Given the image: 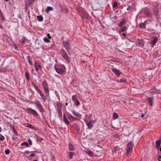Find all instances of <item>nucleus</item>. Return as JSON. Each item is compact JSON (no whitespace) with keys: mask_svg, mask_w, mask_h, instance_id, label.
Segmentation results:
<instances>
[{"mask_svg":"<svg viewBox=\"0 0 161 161\" xmlns=\"http://www.w3.org/2000/svg\"><path fill=\"white\" fill-rule=\"evenodd\" d=\"M42 85L43 88L45 95L47 97H49V92L48 84L45 80H44L42 82Z\"/></svg>","mask_w":161,"mask_h":161,"instance_id":"1","label":"nucleus"},{"mask_svg":"<svg viewBox=\"0 0 161 161\" xmlns=\"http://www.w3.org/2000/svg\"><path fill=\"white\" fill-rule=\"evenodd\" d=\"M25 111L28 114H32L33 115L35 116L37 119L39 118L40 117V116L37 111L30 108L26 109L25 110Z\"/></svg>","mask_w":161,"mask_h":161,"instance_id":"2","label":"nucleus"},{"mask_svg":"<svg viewBox=\"0 0 161 161\" xmlns=\"http://www.w3.org/2000/svg\"><path fill=\"white\" fill-rule=\"evenodd\" d=\"M133 146V142L131 141H130L128 143L126 150L128 156H130L131 155Z\"/></svg>","mask_w":161,"mask_h":161,"instance_id":"3","label":"nucleus"},{"mask_svg":"<svg viewBox=\"0 0 161 161\" xmlns=\"http://www.w3.org/2000/svg\"><path fill=\"white\" fill-rule=\"evenodd\" d=\"M34 104L37 107L38 109L40 112L43 113L45 111V110L42 107L41 102L37 100L35 101L34 103Z\"/></svg>","mask_w":161,"mask_h":161,"instance_id":"4","label":"nucleus"},{"mask_svg":"<svg viewBox=\"0 0 161 161\" xmlns=\"http://www.w3.org/2000/svg\"><path fill=\"white\" fill-rule=\"evenodd\" d=\"M60 53L62 57L64 58L68 63H69L70 60L68 56V54L65 52V51L63 49L60 50Z\"/></svg>","mask_w":161,"mask_h":161,"instance_id":"5","label":"nucleus"},{"mask_svg":"<svg viewBox=\"0 0 161 161\" xmlns=\"http://www.w3.org/2000/svg\"><path fill=\"white\" fill-rule=\"evenodd\" d=\"M143 13L149 18H153V15L151 12L150 10L146 8H144L143 10Z\"/></svg>","mask_w":161,"mask_h":161,"instance_id":"6","label":"nucleus"},{"mask_svg":"<svg viewBox=\"0 0 161 161\" xmlns=\"http://www.w3.org/2000/svg\"><path fill=\"white\" fill-rule=\"evenodd\" d=\"M79 13L81 18L83 19H87L88 17V14L84 9H81L79 12Z\"/></svg>","mask_w":161,"mask_h":161,"instance_id":"7","label":"nucleus"},{"mask_svg":"<svg viewBox=\"0 0 161 161\" xmlns=\"http://www.w3.org/2000/svg\"><path fill=\"white\" fill-rule=\"evenodd\" d=\"M63 46L65 48L67 52L69 53L70 52L71 45L70 44L64 41L63 42Z\"/></svg>","mask_w":161,"mask_h":161,"instance_id":"8","label":"nucleus"},{"mask_svg":"<svg viewBox=\"0 0 161 161\" xmlns=\"http://www.w3.org/2000/svg\"><path fill=\"white\" fill-rule=\"evenodd\" d=\"M72 99L74 103V105L76 106H78L80 104V103L78 100L76 95H73L72 96Z\"/></svg>","mask_w":161,"mask_h":161,"instance_id":"9","label":"nucleus"},{"mask_svg":"<svg viewBox=\"0 0 161 161\" xmlns=\"http://www.w3.org/2000/svg\"><path fill=\"white\" fill-rule=\"evenodd\" d=\"M127 47L129 49H132L134 46V42L128 40L126 42Z\"/></svg>","mask_w":161,"mask_h":161,"instance_id":"10","label":"nucleus"},{"mask_svg":"<svg viewBox=\"0 0 161 161\" xmlns=\"http://www.w3.org/2000/svg\"><path fill=\"white\" fill-rule=\"evenodd\" d=\"M54 68L57 72L60 75H62L64 73V71L62 69L60 68L59 66H55Z\"/></svg>","mask_w":161,"mask_h":161,"instance_id":"11","label":"nucleus"},{"mask_svg":"<svg viewBox=\"0 0 161 161\" xmlns=\"http://www.w3.org/2000/svg\"><path fill=\"white\" fill-rule=\"evenodd\" d=\"M112 70L118 77H119L120 74H121V73L120 70L115 68H112Z\"/></svg>","mask_w":161,"mask_h":161,"instance_id":"12","label":"nucleus"},{"mask_svg":"<svg viewBox=\"0 0 161 161\" xmlns=\"http://www.w3.org/2000/svg\"><path fill=\"white\" fill-rule=\"evenodd\" d=\"M38 93L41 97L43 102H45L47 99L46 95L45 96L44 93L41 90L39 91Z\"/></svg>","mask_w":161,"mask_h":161,"instance_id":"13","label":"nucleus"},{"mask_svg":"<svg viewBox=\"0 0 161 161\" xmlns=\"http://www.w3.org/2000/svg\"><path fill=\"white\" fill-rule=\"evenodd\" d=\"M136 45L137 46L140 47H144V44L143 41L141 40H138L136 42Z\"/></svg>","mask_w":161,"mask_h":161,"instance_id":"14","label":"nucleus"},{"mask_svg":"<svg viewBox=\"0 0 161 161\" xmlns=\"http://www.w3.org/2000/svg\"><path fill=\"white\" fill-rule=\"evenodd\" d=\"M161 143V138H160L159 140L156 142V148L157 149H158L160 146Z\"/></svg>","mask_w":161,"mask_h":161,"instance_id":"15","label":"nucleus"},{"mask_svg":"<svg viewBox=\"0 0 161 161\" xmlns=\"http://www.w3.org/2000/svg\"><path fill=\"white\" fill-rule=\"evenodd\" d=\"M35 69L36 71H38L41 68V65L37 62L35 63Z\"/></svg>","mask_w":161,"mask_h":161,"instance_id":"16","label":"nucleus"},{"mask_svg":"<svg viewBox=\"0 0 161 161\" xmlns=\"http://www.w3.org/2000/svg\"><path fill=\"white\" fill-rule=\"evenodd\" d=\"M154 100L153 97H149L147 99V101L150 106H153Z\"/></svg>","mask_w":161,"mask_h":161,"instance_id":"17","label":"nucleus"},{"mask_svg":"<svg viewBox=\"0 0 161 161\" xmlns=\"http://www.w3.org/2000/svg\"><path fill=\"white\" fill-rule=\"evenodd\" d=\"M94 123V122L92 121H90V122L87 124L88 128L89 129H91L93 127Z\"/></svg>","mask_w":161,"mask_h":161,"instance_id":"18","label":"nucleus"},{"mask_svg":"<svg viewBox=\"0 0 161 161\" xmlns=\"http://www.w3.org/2000/svg\"><path fill=\"white\" fill-rule=\"evenodd\" d=\"M31 84L32 86H33L36 90L38 92L39 91H40L41 90L38 88L37 86L32 81L31 83Z\"/></svg>","mask_w":161,"mask_h":161,"instance_id":"19","label":"nucleus"},{"mask_svg":"<svg viewBox=\"0 0 161 161\" xmlns=\"http://www.w3.org/2000/svg\"><path fill=\"white\" fill-rule=\"evenodd\" d=\"M127 27L125 26L121 27L120 29L119 30V33L125 31L127 30Z\"/></svg>","mask_w":161,"mask_h":161,"instance_id":"20","label":"nucleus"},{"mask_svg":"<svg viewBox=\"0 0 161 161\" xmlns=\"http://www.w3.org/2000/svg\"><path fill=\"white\" fill-rule=\"evenodd\" d=\"M126 22V19H123L119 24V27H121L123 25H124Z\"/></svg>","mask_w":161,"mask_h":161,"instance_id":"21","label":"nucleus"},{"mask_svg":"<svg viewBox=\"0 0 161 161\" xmlns=\"http://www.w3.org/2000/svg\"><path fill=\"white\" fill-rule=\"evenodd\" d=\"M63 119L65 124L67 125H69V122L68 120L67 117L64 114H63Z\"/></svg>","mask_w":161,"mask_h":161,"instance_id":"22","label":"nucleus"},{"mask_svg":"<svg viewBox=\"0 0 161 161\" xmlns=\"http://www.w3.org/2000/svg\"><path fill=\"white\" fill-rule=\"evenodd\" d=\"M24 125L27 127H28L31 129L34 130L35 129V127L34 126L32 125L31 124H29L28 123H25Z\"/></svg>","mask_w":161,"mask_h":161,"instance_id":"23","label":"nucleus"},{"mask_svg":"<svg viewBox=\"0 0 161 161\" xmlns=\"http://www.w3.org/2000/svg\"><path fill=\"white\" fill-rule=\"evenodd\" d=\"M86 153L90 157H93L94 156V153L91 151L87 150L86 151Z\"/></svg>","mask_w":161,"mask_h":161,"instance_id":"24","label":"nucleus"},{"mask_svg":"<svg viewBox=\"0 0 161 161\" xmlns=\"http://www.w3.org/2000/svg\"><path fill=\"white\" fill-rule=\"evenodd\" d=\"M158 40V38L157 37H155L151 42V44L154 46Z\"/></svg>","mask_w":161,"mask_h":161,"instance_id":"25","label":"nucleus"},{"mask_svg":"<svg viewBox=\"0 0 161 161\" xmlns=\"http://www.w3.org/2000/svg\"><path fill=\"white\" fill-rule=\"evenodd\" d=\"M25 38L24 36H22L19 39V42L22 43H23L25 42Z\"/></svg>","mask_w":161,"mask_h":161,"instance_id":"26","label":"nucleus"},{"mask_svg":"<svg viewBox=\"0 0 161 161\" xmlns=\"http://www.w3.org/2000/svg\"><path fill=\"white\" fill-rule=\"evenodd\" d=\"M57 106V110H59L62 109V104L58 102L56 103Z\"/></svg>","mask_w":161,"mask_h":161,"instance_id":"27","label":"nucleus"},{"mask_svg":"<svg viewBox=\"0 0 161 161\" xmlns=\"http://www.w3.org/2000/svg\"><path fill=\"white\" fill-rule=\"evenodd\" d=\"M53 10V8L50 6H47L45 9V11L47 13L49 12L50 10L52 11Z\"/></svg>","mask_w":161,"mask_h":161,"instance_id":"28","label":"nucleus"},{"mask_svg":"<svg viewBox=\"0 0 161 161\" xmlns=\"http://www.w3.org/2000/svg\"><path fill=\"white\" fill-rule=\"evenodd\" d=\"M69 150H70L71 151H73L75 149L74 146L73 145H72L71 143H69Z\"/></svg>","mask_w":161,"mask_h":161,"instance_id":"29","label":"nucleus"},{"mask_svg":"<svg viewBox=\"0 0 161 161\" xmlns=\"http://www.w3.org/2000/svg\"><path fill=\"white\" fill-rule=\"evenodd\" d=\"M37 19L39 21H42L43 20V17L41 15H38L37 16Z\"/></svg>","mask_w":161,"mask_h":161,"instance_id":"30","label":"nucleus"},{"mask_svg":"<svg viewBox=\"0 0 161 161\" xmlns=\"http://www.w3.org/2000/svg\"><path fill=\"white\" fill-rule=\"evenodd\" d=\"M25 75L26 80H28L30 79V76L28 73L26 71L25 72Z\"/></svg>","mask_w":161,"mask_h":161,"instance_id":"31","label":"nucleus"},{"mask_svg":"<svg viewBox=\"0 0 161 161\" xmlns=\"http://www.w3.org/2000/svg\"><path fill=\"white\" fill-rule=\"evenodd\" d=\"M139 26L140 28L142 29H144L146 27V25L144 23H142L140 24Z\"/></svg>","mask_w":161,"mask_h":161,"instance_id":"32","label":"nucleus"},{"mask_svg":"<svg viewBox=\"0 0 161 161\" xmlns=\"http://www.w3.org/2000/svg\"><path fill=\"white\" fill-rule=\"evenodd\" d=\"M72 113H73V114L75 116H77V117H78V116H80V114L79 113H77V112H76L75 110H73L72 111Z\"/></svg>","mask_w":161,"mask_h":161,"instance_id":"33","label":"nucleus"},{"mask_svg":"<svg viewBox=\"0 0 161 161\" xmlns=\"http://www.w3.org/2000/svg\"><path fill=\"white\" fill-rule=\"evenodd\" d=\"M119 115L116 113H114L113 115V118L114 119H116L118 118Z\"/></svg>","mask_w":161,"mask_h":161,"instance_id":"34","label":"nucleus"},{"mask_svg":"<svg viewBox=\"0 0 161 161\" xmlns=\"http://www.w3.org/2000/svg\"><path fill=\"white\" fill-rule=\"evenodd\" d=\"M74 155V153L73 152H69V156L70 159H72V157Z\"/></svg>","mask_w":161,"mask_h":161,"instance_id":"35","label":"nucleus"},{"mask_svg":"<svg viewBox=\"0 0 161 161\" xmlns=\"http://www.w3.org/2000/svg\"><path fill=\"white\" fill-rule=\"evenodd\" d=\"M154 14L156 16V18L158 19L160 18L159 14L158 11L157 12H156Z\"/></svg>","mask_w":161,"mask_h":161,"instance_id":"36","label":"nucleus"},{"mask_svg":"<svg viewBox=\"0 0 161 161\" xmlns=\"http://www.w3.org/2000/svg\"><path fill=\"white\" fill-rule=\"evenodd\" d=\"M12 129L13 130V133H14L15 135L17 136L18 135V133L17 131L15 130L14 126H13L12 127Z\"/></svg>","mask_w":161,"mask_h":161,"instance_id":"37","label":"nucleus"},{"mask_svg":"<svg viewBox=\"0 0 161 161\" xmlns=\"http://www.w3.org/2000/svg\"><path fill=\"white\" fill-rule=\"evenodd\" d=\"M152 93H158V90L155 89V88H153L152 89Z\"/></svg>","mask_w":161,"mask_h":161,"instance_id":"38","label":"nucleus"},{"mask_svg":"<svg viewBox=\"0 0 161 161\" xmlns=\"http://www.w3.org/2000/svg\"><path fill=\"white\" fill-rule=\"evenodd\" d=\"M12 49L14 51H15L18 50V47L16 45H14L12 46Z\"/></svg>","mask_w":161,"mask_h":161,"instance_id":"39","label":"nucleus"},{"mask_svg":"<svg viewBox=\"0 0 161 161\" xmlns=\"http://www.w3.org/2000/svg\"><path fill=\"white\" fill-rule=\"evenodd\" d=\"M24 145H25L26 146H29V144L26 142H22L21 144L20 145L21 146H24Z\"/></svg>","mask_w":161,"mask_h":161,"instance_id":"40","label":"nucleus"},{"mask_svg":"<svg viewBox=\"0 0 161 161\" xmlns=\"http://www.w3.org/2000/svg\"><path fill=\"white\" fill-rule=\"evenodd\" d=\"M58 114L60 116H62V109L57 110Z\"/></svg>","mask_w":161,"mask_h":161,"instance_id":"41","label":"nucleus"},{"mask_svg":"<svg viewBox=\"0 0 161 161\" xmlns=\"http://www.w3.org/2000/svg\"><path fill=\"white\" fill-rule=\"evenodd\" d=\"M118 3L116 1H115L114 2L113 4V8H116L117 5Z\"/></svg>","mask_w":161,"mask_h":161,"instance_id":"42","label":"nucleus"},{"mask_svg":"<svg viewBox=\"0 0 161 161\" xmlns=\"http://www.w3.org/2000/svg\"><path fill=\"white\" fill-rule=\"evenodd\" d=\"M44 41L45 42L48 43L50 42L49 40L46 37H45L44 38Z\"/></svg>","mask_w":161,"mask_h":161,"instance_id":"43","label":"nucleus"},{"mask_svg":"<svg viewBox=\"0 0 161 161\" xmlns=\"http://www.w3.org/2000/svg\"><path fill=\"white\" fill-rule=\"evenodd\" d=\"M73 117H73L72 116L70 115H69L68 117L69 119L70 120H71V121L73 120Z\"/></svg>","mask_w":161,"mask_h":161,"instance_id":"44","label":"nucleus"},{"mask_svg":"<svg viewBox=\"0 0 161 161\" xmlns=\"http://www.w3.org/2000/svg\"><path fill=\"white\" fill-rule=\"evenodd\" d=\"M0 141H3L4 139H5V138L4 137V136H3L1 134H0Z\"/></svg>","mask_w":161,"mask_h":161,"instance_id":"45","label":"nucleus"},{"mask_svg":"<svg viewBox=\"0 0 161 161\" xmlns=\"http://www.w3.org/2000/svg\"><path fill=\"white\" fill-rule=\"evenodd\" d=\"M120 82L121 83L123 82V83H125L127 82V81L126 80H125V79H120Z\"/></svg>","mask_w":161,"mask_h":161,"instance_id":"46","label":"nucleus"},{"mask_svg":"<svg viewBox=\"0 0 161 161\" xmlns=\"http://www.w3.org/2000/svg\"><path fill=\"white\" fill-rule=\"evenodd\" d=\"M111 61H112L117 62V63H119V61L117 59H112V60H111Z\"/></svg>","mask_w":161,"mask_h":161,"instance_id":"47","label":"nucleus"},{"mask_svg":"<svg viewBox=\"0 0 161 161\" xmlns=\"http://www.w3.org/2000/svg\"><path fill=\"white\" fill-rule=\"evenodd\" d=\"M10 150L9 149H7L5 151V153L6 154H8L10 153Z\"/></svg>","mask_w":161,"mask_h":161,"instance_id":"48","label":"nucleus"},{"mask_svg":"<svg viewBox=\"0 0 161 161\" xmlns=\"http://www.w3.org/2000/svg\"><path fill=\"white\" fill-rule=\"evenodd\" d=\"M158 9L157 8H154L153 9V11L154 13L158 11Z\"/></svg>","mask_w":161,"mask_h":161,"instance_id":"49","label":"nucleus"},{"mask_svg":"<svg viewBox=\"0 0 161 161\" xmlns=\"http://www.w3.org/2000/svg\"><path fill=\"white\" fill-rule=\"evenodd\" d=\"M158 54L157 52H155L153 54V57H156L157 56H158Z\"/></svg>","mask_w":161,"mask_h":161,"instance_id":"50","label":"nucleus"},{"mask_svg":"<svg viewBox=\"0 0 161 161\" xmlns=\"http://www.w3.org/2000/svg\"><path fill=\"white\" fill-rule=\"evenodd\" d=\"M28 142L30 145H32V142L30 139H28Z\"/></svg>","mask_w":161,"mask_h":161,"instance_id":"51","label":"nucleus"},{"mask_svg":"<svg viewBox=\"0 0 161 161\" xmlns=\"http://www.w3.org/2000/svg\"><path fill=\"white\" fill-rule=\"evenodd\" d=\"M131 8H132V7L131 6H128V7L127 8V10L129 11L131 9Z\"/></svg>","mask_w":161,"mask_h":161,"instance_id":"52","label":"nucleus"},{"mask_svg":"<svg viewBox=\"0 0 161 161\" xmlns=\"http://www.w3.org/2000/svg\"><path fill=\"white\" fill-rule=\"evenodd\" d=\"M122 35L124 37H126V35L125 33H122Z\"/></svg>","mask_w":161,"mask_h":161,"instance_id":"53","label":"nucleus"},{"mask_svg":"<svg viewBox=\"0 0 161 161\" xmlns=\"http://www.w3.org/2000/svg\"><path fill=\"white\" fill-rule=\"evenodd\" d=\"M27 58L28 61L31 60V56H28L27 57Z\"/></svg>","mask_w":161,"mask_h":161,"instance_id":"54","label":"nucleus"},{"mask_svg":"<svg viewBox=\"0 0 161 161\" xmlns=\"http://www.w3.org/2000/svg\"><path fill=\"white\" fill-rule=\"evenodd\" d=\"M35 156V154L34 153H32L30 155V157H34Z\"/></svg>","mask_w":161,"mask_h":161,"instance_id":"55","label":"nucleus"},{"mask_svg":"<svg viewBox=\"0 0 161 161\" xmlns=\"http://www.w3.org/2000/svg\"><path fill=\"white\" fill-rule=\"evenodd\" d=\"M158 160L159 161H161V156H159L158 158Z\"/></svg>","mask_w":161,"mask_h":161,"instance_id":"56","label":"nucleus"},{"mask_svg":"<svg viewBox=\"0 0 161 161\" xmlns=\"http://www.w3.org/2000/svg\"><path fill=\"white\" fill-rule=\"evenodd\" d=\"M98 147H100V148H101V147H99L98 145H97L96 146H95V149H96Z\"/></svg>","mask_w":161,"mask_h":161,"instance_id":"57","label":"nucleus"},{"mask_svg":"<svg viewBox=\"0 0 161 161\" xmlns=\"http://www.w3.org/2000/svg\"><path fill=\"white\" fill-rule=\"evenodd\" d=\"M29 152L28 151H25L24 153L26 154H28L29 153Z\"/></svg>","mask_w":161,"mask_h":161,"instance_id":"58","label":"nucleus"},{"mask_svg":"<svg viewBox=\"0 0 161 161\" xmlns=\"http://www.w3.org/2000/svg\"><path fill=\"white\" fill-rule=\"evenodd\" d=\"M79 119L76 118H75V117H73V120H78Z\"/></svg>","mask_w":161,"mask_h":161,"instance_id":"59","label":"nucleus"},{"mask_svg":"<svg viewBox=\"0 0 161 161\" xmlns=\"http://www.w3.org/2000/svg\"><path fill=\"white\" fill-rule=\"evenodd\" d=\"M28 62L29 63V64H30V65H32V63H31V60H28Z\"/></svg>","mask_w":161,"mask_h":161,"instance_id":"60","label":"nucleus"},{"mask_svg":"<svg viewBox=\"0 0 161 161\" xmlns=\"http://www.w3.org/2000/svg\"><path fill=\"white\" fill-rule=\"evenodd\" d=\"M145 115L144 114H142V115H141V117H142V118H143V117H144L145 116Z\"/></svg>","mask_w":161,"mask_h":161,"instance_id":"61","label":"nucleus"},{"mask_svg":"<svg viewBox=\"0 0 161 161\" xmlns=\"http://www.w3.org/2000/svg\"><path fill=\"white\" fill-rule=\"evenodd\" d=\"M0 14L1 16L3 17V14H2L1 11H0Z\"/></svg>","mask_w":161,"mask_h":161,"instance_id":"62","label":"nucleus"},{"mask_svg":"<svg viewBox=\"0 0 161 161\" xmlns=\"http://www.w3.org/2000/svg\"><path fill=\"white\" fill-rule=\"evenodd\" d=\"M47 35L49 38H51V37L50 36V34H47Z\"/></svg>","mask_w":161,"mask_h":161,"instance_id":"63","label":"nucleus"},{"mask_svg":"<svg viewBox=\"0 0 161 161\" xmlns=\"http://www.w3.org/2000/svg\"><path fill=\"white\" fill-rule=\"evenodd\" d=\"M2 17L1 19H2V20H4V17H3H3Z\"/></svg>","mask_w":161,"mask_h":161,"instance_id":"64","label":"nucleus"}]
</instances>
